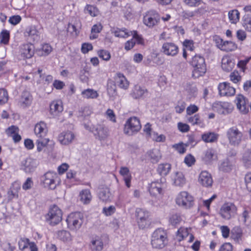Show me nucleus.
<instances>
[{"label":"nucleus","mask_w":251,"mask_h":251,"mask_svg":"<svg viewBox=\"0 0 251 251\" xmlns=\"http://www.w3.org/2000/svg\"><path fill=\"white\" fill-rule=\"evenodd\" d=\"M151 245L153 248L162 249L167 244V233L165 230L158 228L155 230L151 234Z\"/></svg>","instance_id":"obj_1"},{"label":"nucleus","mask_w":251,"mask_h":251,"mask_svg":"<svg viewBox=\"0 0 251 251\" xmlns=\"http://www.w3.org/2000/svg\"><path fill=\"white\" fill-rule=\"evenodd\" d=\"M226 136L228 144L234 147L239 146L244 140V134L236 126L228 128Z\"/></svg>","instance_id":"obj_2"},{"label":"nucleus","mask_w":251,"mask_h":251,"mask_svg":"<svg viewBox=\"0 0 251 251\" xmlns=\"http://www.w3.org/2000/svg\"><path fill=\"white\" fill-rule=\"evenodd\" d=\"M191 64L194 68L193 76L198 78L203 76L206 72V67L204 57L200 55H195L193 57Z\"/></svg>","instance_id":"obj_3"},{"label":"nucleus","mask_w":251,"mask_h":251,"mask_svg":"<svg viewBox=\"0 0 251 251\" xmlns=\"http://www.w3.org/2000/svg\"><path fill=\"white\" fill-rule=\"evenodd\" d=\"M141 128L139 119L136 117L128 118L124 125L123 132L127 136H132L138 133Z\"/></svg>","instance_id":"obj_4"},{"label":"nucleus","mask_w":251,"mask_h":251,"mask_svg":"<svg viewBox=\"0 0 251 251\" xmlns=\"http://www.w3.org/2000/svg\"><path fill=\"white\" fill-rule=\"evenodd\" d=\"M58 179L56 173L48 171L41 176L40 182L44 188L54 190L57 185Z\"/></svg>","instance_id":"obj_5"},{"label":"nucleus","mask_w":251,"mask_h":251,"mask_svg":"<svg viewBox=\"0 0 251 251\" xmlns=\"http://www.w3.org/2000/svg\"><path fill=\"white\" fill-rule=\"evenodd\" d=\"M84 220L83 214L81 212H73L67 217L66 222L72 230H77L81 226Z\"/></svg>","instance_id":"obj_6"},{"label":"nucleus","mask_w":251,"mask_h":251,"mask_svg":"<svg viewBox=\"0 0 251 251\" xmlns=\"http://www.w3.org/2000/svg\"><path fill=\"white\" fill-rule=\"evenodd\" d=\"M176 202L180 207L189 209L193 206L194 198L187 192L181 191L176 196Z\"/></svg>","instance_id":"obj_7"},{"label":"nucleus","mask_w":251,"mask_h":251,"mask_svg":"<svg viewBox=\"0 0 251 251\" xmlns=\"http://www.w3.org/2000/svg\"><path fill=\"white\" fill-rule=\"evenodd\" d=\"M62 211L56 205L51 206L45 216L46 221L52 226L56 225L60 222L62 220Z\"/></svg>","instance_id":"obj_8"},{"label":"nucleus","mask_w":251,"mask_h":251,"mask_svg":"<svg viewBox=\"0 0 251 251\" xmlns=\"http://www.w3.org/2000/svg\"><path fill=\"white\" fill-rule=\"evenodd\" d=\"M135 217L140 228L144 229L149 226L150 213L148 211L142 208H137L135 211Z\"/></svg>","instance_id":"obj_9"},{"label":"nucleus","mask_w":251,"mask_h":251,"mask_svg":"<svg viewBox=\"0 0 251 251\" xmlns=\"http://www.w3.org/2000/svg\"><path fill=\"white\" fill-rule=\"evenodd\" d=\"M160 17L155 10H151L146 13L143 18V23L147 26L152 28L159 24Z\"/></svg>","instance_id":"obj_10"},{"label":"nucleus","mask_w":251,"mask_h":251,"mask_svg":"<svg viewBox=\"0 0 251 251\" xmlns=\"http://www.w3.org/2000/svg\"><path fill=\"white\" fill-rule=\"evenodd\" d=\"M92 132L95 138L100 141H104L109 136V130L103 124H98L92 126Z\"/></svg>","instance_id":"obj_11"},{"label":"nucleus","mask_w":251,"mask_h":251,"mask_svg":"<svg viewBox=\"0 0 251 251\" xmlns=\"http://www.w3.org/2000/svg\"><path fill=\"white\" fill-rule=\"evenodd\" d=\"M166 186L165 180L161 179L160 181L152 182L150 184L149 191L151 196L160 197L163 194Z\"/></svg>","instance_id":"obj_12"},{"label":"nucleus","mask_w":251,"mask_h":251,"mask_svg":"<svg viewBox=\"0 0 251 251\" xmlns=\"http://www.w3.org/2000/svg\"><path fill=\"white\" fill-rule=\"evenodd\" d=\"M237 211V207L232 203H225L221 208L220 214L226 220L230 219Z\"/></svg>","instance_id":"obj_13"},{"label":"nucleus","mask_w":251,"mask_h":251,"mask_svg":"<svg viewBox=\"0 0 251 251\" xmlns=\"http://www.w3.org/2000/svg\"><path fill=\"white\" fill-rule=\"evenodd\" d=\"M178 46L173 42H166L162 46L161 51L167 56H175L178 54Z\"/></svg>","instance_id":"obj_14"},{"label":"nucleus","mask_w":251,"mask_h":251,"mask_svg":"<svg viewBox=\"0 0 251 251\" xmlns=\"http://www.w3.org/2000/svg\"><path fill=\"white\" fill-rule=\"evenodd\" d=\"M219 94L221 96L231 97L235 94V89L227 82L220 83L218 85Z\"/></svg>","instance_id":"obj_15"},{"label":"nucleus","mask_w":251,"mask_h":251,"mask_svg":"<svg viewBox=\"0 0 251 251\" xmlns=\"http://www.w3.org/2000/svg\"><path fill=\"white\" fill-rule=\"evenodd\" d=\"M19 247L22 251H38L36 244L26 238H21L18 242Z\"/></svg>","instance_id":"obj_16"},{"label":"nucleus","mask_w":251,"mask_h":251,"mask_svg":"<svg viewBox=\"0 0 251 251\" xmlns=\"http://www.w3.org/2000/svg\"><path fill=\"white\" fill-rule=\"evenodd\" d=\"M75 139V135L71 131H65L60 133L58 136V140L62 145H69Z\"/></svg>","instance_id":"obj_17"},{"label":"nucleus","mask_w":251,"mask_h":251,"mask_svg":"<svg viewBox=\"0 0 251 251\" xmlns=\"http://www.w3.org/2000/svg\"><path fill=\"white\" fill-rule=\"evenodd\" d=\"M38 165V161L31 158H27L22 162V169L26 173H30L34 171Z\"/></svg>","instance_id":"obj_18"},{"label":"nucleus","mask_w":251,"mask_h":251,"mask_svg":"<svg viewBox=\"0 0 251 251\" xmlns=\"http://www.w3.org/2000/svg\"><path fill=\"white\" fill-rule=\"evenodd\" d=\"M198 182L203 187H209L212 185L213 181L211 175L208 172L202 171L199 176Z\"/></svg>","instance_id":"obj_19"},{"label":"nucleus","mask_w":251,"mask_h":251,"mask_svg":"<svg viewBox=\"0 0 251 251\" xmlns=\"http://www.w3.org/2000/svg\"><path fill=\"white\" fill-rule=\"evenodd\" d=\"M33 101V97L30 93L27 91H23L20 97L18 104L22 108L29 107Z\"/></svg>","instance_id":"obj_20"},{"label":"nucleus","mask_w":251,"mask_h":251,"mask_svg":"<svg viewBox=\"0 0 251 251\" xmlns=\"http://www.w3.org/2000/svg\"><path fill=\"white\" fill-rule=\"evenodd\" d=\"M235 60L231 55H225L222 59L221 67L223 70L226 72H229L234 67Z\"/></svg>","instance_id":"obj_21"},{"label":"nucleus","mask_w":251,"mask_h":251,"mask_svg":"<svg viewBox=\"0 0 251 251\" xmlns=\"http://www.w3.org/2000/svg\"><path fill=\"white\" fill-rule=\"evenodd\" d=\"M235 101L237 107L240 112L243 114H247L249 111V107L246 98L242 95H238Z\"/></svg>","instance_id":"obj_22"},{"label":"nucleus","mask_w":251,"mask_h":251,"mask_svg":"<svg viewBox=\"0 0 251 251\" xmlns=\"http://www.w3.org/2000/svg\"><path fill=\"white\" fill-rule=\"evenodd\" d=\"M215 107L219 113L226 115L231 113L233 109L232 105L228 102H218Z\"/></svg>","instance_id":"obj_23"},{"label":"nucleus","mask_w":251,"mask_h":251,"mask_svg":"<svg viewBox=\"0 0 251 251\" xmlns=\"http://www.w3.org/2000/svg\"><path fill=\"white\" fill-rule=\"evenodd\" d=\"M173 184L176 186L182 187L186 183V178L183 173L176 172L171 175Z\"/></svg>","instance_id":"obj_24"},{"label":"nucleus","mask_w":251,"mask_h":251,"mask_svg":"<svg viewBox=\"0 0 251 251\" xmlns=\"http://www.w3.org/2000/svg\"><path fill=\"white\" fill-rule=\"evenodd\" d=\"M47 132V125L45 122L41 121L35 125L34 133L37 138L45 137Z\"/></svg>","instance_id":"obj_25"},{"label":"nucleus","mask_w":251,"mask_h":251,"mask_svg":"<svg viewBox=\"0 0 251 251\" xmlns=\"http://www.w3.org/2000/svg\"><path fill=\"white\" fill-rule=\"evenodd\" d=\"M21 52L26 58H31L34 54V46L30 43L23 45L21 47Z\"/></svg>","instance_id":"obj_26"},{"label":"nucleus","mask_w":251,"mask_h":251,"mask_svg":"<svg viewBox=\"0 0 251 251\" xmlns=\"http://www.w3.org/2000/svg\"><path fill=\"white\" fill-rule=\"evenodd\" d=\"M50 113L53 116H57L63 110L62 102L60 100H54L50 104Z\"/></svg>","instance_id":"obj_27"},{"label":"nucleus","mask_w":251,"mask_h":251,"mask_svg":"<svg viewBox=\"0 0 251 251\" xmlns=\"http://www.w3.org/2000/svg\"><path fill=\"white\" fill-rule=\"evenodd\" d=\"M107 94L109 97V100L113 101L116 99L118 96L116 84L112 80H109L107 82Z\"/></svg>","instance_id":"obj_28"},{"label":"nucleus","mask_w":251,"mask_h":251,"mask_svg":"<svg viewBox=\"0 0 251 251\" xmlns=\"http://www.w3.org/2000/svg\"><path fill=\"white\" fill-rule=\"evenodd\" d=\"M111 33L115 37L119 38H126L132 34L131 31H128L127 29L123 28H119L113 27L110 30Z\"/></svg>","instance_id":"obj_29"},{"label":"nucleus","mask_w":251,"mask_h":251,"mask_svg":"<svg viewBox=\"0 0 251 251\" xmlns=\"http://www.w3.org/2000/svg\"><path fill=\"white\" fill-rule=\"evenodd\" d=\"M201 140L206 143H213L217 141L219 134L214 132H205L201 134Z\"/></svg>","instance_id":"obj_30"},{"label":"nucleus","mask_w":251,"mask_h":251,"mask_svg":"<svg viewBox=\"0 0 251 251\" xmlns=\"http://www.w3.org/2000/svg\"><path fill=\"white\" fill-rule=\"evenodd\" d=\"M21 189V184L18 181H15L8 191V195L10 199H12L13 198H18L19 197V192Z\"/></svg>","instance_id":"obj_31"},{"label":"nucleus","mask_w":251,"mask_h":251,"mask_svg":"<svg viewBox=\"0 0 251 251\" xmlns=\"http://www.w3.org/2000/svg\"><path fill=\"white\" fill-rule=\"evenodd\" d=\"M119 173L120 175L123 177L126 186L128 188L130 187L131 176L130 173L129 169L126 167H122L120 168Z\"/></svg>","instance_id":"obj_32"},{"label":"nucleus","mask_w":251,"mask_h":251,"mask_svg":"<svg viewBox=\"0 0 251 251\" xmlns=\"http://www.w3.org/2000/svg\"><path fill=\"white\" fill-rule=\"evenodd\" d=\"M115 80L117 85L120 88L125 90L128 88L129 82L126 77L122 74H117Z\"/></svg>","instance_id":"obj_33"},{"label":"nucleus","mask_w":251,"mask_h":251,"mask_svg":"<svg viewBox=\"0 0 251 251\" xmlns=\"http://www.w3.org/2000/svg\"><path fill=\"white\" fill-rule=\"evenodd\" d=\"M91 249L94 251H101L103 248V242L101 238L96 237L91 242Z\"/></svg>","instance_id":"obj_34"},{"label":"nucleus","mask_w":251,"mask_h":251,"mask_svg":"<svg viewBox=\"0 0 251 251\" xmlns=\"http://www.w3.org/2000/svg\"><path fill=\"white\" fill-rule=\"evenodd\" d=\"M25 35L28 36L33 40H38L40 38L39 32L34 26L28 27L25 31Z\"/></svg>","instance_id":"obj_35"},{"label":"nucleus","mask_w":251,"mask_h":251,"mask_svg":"<svg viewBox=\"0 0 251 251\" xmlns=\"http://www.w3.org/2000/svg\"><path fill=\"white\" fill-rule=\"evenodd\" d=\"M183 221L182 215L178 213H173L169 217L170 224L174 226H176Z\"/></svg>","instance_id":"obj_36"},{"label":"nucleus","mask_w":251,"mask_h":251,"mask_svg":"<svg viewBox=\"0 0 251 251\" xmlns=\"http://www.w3.org/2000/svg\"><path fill=\"white\" fill-rule=\"evenodd\" d=\"M91 192L88 189H84L81 191L79 194V198L83 204L89 203L92 200Z\"/></svg>","instance_id":"obj_37"},{"label":"nucleus","mask_w":251,"mask_h":251,"mask_svg":"<svg viewBox=\"0 0 251 251\" xmlns=\"http://www.w3.org/2000/svg\"><path fill=\"white\" fill-rule=\"evenodd\" d=\"M81 95L83 98L86 99H95L99 96L97 91L90 88L83 90L81 93Z\"/></svg>","instance_id":"obj_38"},{"label":"nucleus","mask_w":251,"mask_h":251,"mask_svg":"<svg viewBox=\"0 0 251 251\" xmlns=\"http://www.w3.org/2000/svg\"><path fill=\"white\" fill-rule=\"evenodd\" d=\"M99 198L103 201H108L112 200V196L108 188H102L99 193Z\"/></svg>","instance_id":"obj_39"},{"label":"nucleus","mask_w":251,"mask_h":251,"mask_svg":"<svg viewBox=\"0 0 251 251\" xmlns=\"http://www.w3.org/2000/svg\"><path fill=\"white\" fill-rule=\"evenodd\" d=\"M241 160L246 168H251V149H247L243 152Z\"/></svg>","instance_id":"obj_40"},{"label":"nucleus","mask_w":251,"mask_h":251,"mask_svg":"<svg viewBox=\"0 0 251 251\" xmlns=\"http://www.w3.org/2000/svg\"><path fill=\"white\" fill-rule=\"evenodd\" d=\"M147 93V90L140 86L136 85L134 87L131 93L132 97L134 99L142 98Z\"/></svg>","instance_id":"obj_41"},{"label":"nucleus","mask_w":251,"mask_h":251,"mask_svg":"<svg viewBox=\"0 0 251 251\" xmlns=\"http://www.w3.org/2000/svg\"><path fill=\"white\" fill-rule=\"evenodd\" d=\"M191 229L184 227H180L176 232V239L180 242L184 240L186 237H187L190 234V231Z\"/></svg>","instance_id":"obj_42"},{"label":"nucleus","mask_w":251,"mask_h":251,"mask_svg":"<svg viewBox=\"0 0 251 251\" xmlns=\"http://www.w3.org/2000/svg\"><path fill=\"white\" fill-rule=\"evenodd\" d=\"M50 140L45 137L38 138L36 141V145L38 152L44 151L45 149Z\"/></svg>","instance_id":"obj_43"},{"label":"nucleus","mask_w":251,"mask_h":251,"mask_svg":"<svg viewBox=\"0 0 251 251\" xmlns=\"http://www.w3.org/2000/svg\"><path fill=\"white\" fill-rule=\"evenodd\" d=\"M80 28V24L79 22H76L75 24H69L68 26V32L75 37H76L79 32Z\"/></svg>","instance_id":"obj_44"},{"label":"nucleus","mask_w":251,"mask_h":251,"mask_svg":"<svg viewBox=\"0 0 251 251\" xmlns=\"http://www.w3.org/2000/svg\"><path fill=\"white\" fill-rule=\"evenodd\" d=\"M243 230L239 226L234 227L231 231V237L236 242H239L242 240Z\"/></svg>","instance_id":"obj_45"},{"label":"nucleus","mask_w":251,"mask_h":251,"mask_svg":"<svg viewBox=\"0 0 251 251\" xmlns=\"http://www.w3.org/2000/svg\"><path fill=\"white\" fill-rule=\"evenodd\" d=\"M229 22L233 24L237 23L240 19V12L237 9L230 10L228 13Z\"/></svg>","instance_id":"obj_46"},{"label":"nucleus","mask_w":251,"mask_h":251,"mask_svg":"<svg viewBox=\"0 0 251 251\" xmlns=\"http://www.w3.org/2000/svg\"><path fill=\"white\" fill-rule=\"evenodd\" d=\"M171 169V165L169 163H163L158 165L157 172L162 176H167Z\"/></svg>","instance_id":"obj_47"},{"label":"nucleus","mask_w":251,"mask_h":251,"mask_svg":"<svg viewBox=\"0 0 251 251\" xmlns=\"http://www.w3.org/2000/svg\"><path fill=\"white\" fill-rule=\"evenodd\" d=\"M102 29V26L100 24H97L93 25L91 28L90 39L93 40L97 38L98 34L101 31Z\"/></svg>","instance_id":"obj_48"},{"label":"nucleus","mask_w":251,"mask_h":251,"mask_svg":"<svg viewBox=\"0 0 251 251\" xmlns=\"http://www.w3.org/2000/svg\"><path fill=\"white\" fill-rule=\"evenodd\" d=\"M222 50L226 52L234 51L238 48L236 43L232 41H225L224 46L222 47Z\"/></svg>","instance_id":"obj_49"},{"label":"nucleus","mask_w":251,"mask_h":251,"mask_svg":"<svg viewBox=\"0 0 251 251\" xmlns=\"http://www.w3.org/2000/svg\"><path fill=\"white\" fill-rule=\"evenodd\" d=\"M216 158L215 151L212 149H208L204 151L203 159L206 162H209Z\"/></svg>","instance_id":"obj_50"},{"label":"nucleus","mask_w":251,"mask_h":251,"mask_svg":"<svg viewBox=\"0 0 251 251\" xmlns=\"http://www.w3.org/2000/svg\"><path fill=\"white\" fill-rule=\"evenodd\" d=\"M52 47L48 44L42 45L41 49L38 50V54L40 56H46L49 55L51 51Z\"/></svg>","instance_id":"obj_51"},{"label":"nucleus","mask_w":251,"mask_h":251,"mask_svg":"<svg viewBox=\"0 0 251 251\" xmlns=\"http://www.w3.org/2000/svg\"><path fill=\"white\" fill-rule=\"evenodd\" d=\"M147 155L153 162L158 161L161 157L160 153L157 150L149 151L147 152Z\"/></svg>","instance_id":"obj_52"},{"label":"nucleus","mask_w":251,"mask_h":251,"mask_svg":"<svg viewBox=\"0 0 251 251\" xmlns=\"http://www.w3.org/2000/svg\"><path fill=\"white\" fill-rule=\"evenodd\" d=\"M10 38L9 31L3 30L0 34V43L4 45L8 43Z\"/></svg>","instance_id":"obj_53"},{"label":"nucleus","mask_w":251,"mask_h":251,"mask_svg":"<svg viewBox=\"0 0 251 251\" xmlns=\"http://www.w3.org/2000/svg\"><path fill=\"white\" fill-rule=\"evenodd\" d=\"M187 121L192 125H199L202 124L200 116L199 114H195L194 116H190L187 118Z\"/></svg>","instance_id":"obj_54"},{"label":"nucleus","mask_w":251,"mask_h":251,"mask_svg":"<svg viewBox=\"0 0 251 251\" xmlns=\"http://www.w3.org/2000/svg\"><path fill=\"white\" fill-rule=\"evenodd\" d=\"M8 99L7 91L4 89H0V105L6 103L8 101Z\"/></svg>","instance_id":"obj_55"},{"label":"nucleus","mask_w":251,"mask_h":251,"mask_svg":"<svg viewBox=\"0 0 251 251\" xmlns=\"http://www.w3.org/2000/svg\"><path fill=\"white\" fill-rule=\"evenodd\" d=\"M230 80L234 83L237 84L241 80V76L237 71H233L229 75Z\"/></svg>","instance_id":"obj_56"},{"label":"nucleus","mask_w":251,"mask_h":251,"mask_svg":"<svg viewBox=\"0 0 251 251\" xmlns=\"http://www.w3.org/2000/svg\"><path fill=\"white\" fill-rule=\"evenodd\" d=\"M99 56L105 61H108L111 58L110 52L106 50H101L98 51Z\"/></svg>","instance_id":"obj_57"},{"label":"nucleus","mask_w":251,"mask_h":251,"mask_svg":"<svg viewBox=\"0 0 251 251\" xmlns=\"http://www.w3.org/2000/svg\"><path fill=\"white\" fill-rule=\"evenodd\" d=\"M85 12L92 17L96 16L98 13L97 9L95 6L90 5H87L85 7Z\"/></svg>","instance_id":"obj_58"},{"label":"nucleus","mask_w":251,"mask_h":251,"mask_svg":"<svg viewBox=\"0 0 251 251\" xmlns=\"http://www.w3.org/2000/svg\"><path fill=\"white\" fill-rule=\"evenodd\" d=\"M186 147L187 145L184 144L183 143H179L173 146V148L180 154H183L185 152Z\"/></svg>","instance_id":"obj_59"},{"label":"nucleus","mask_w":251,"mask_h":251,"mask_svg":"<svg viewBox=\"0 0 251 251\" xmlns=\"http://www.w3.org/2000/svg\"><path fill=\"white\" fill-rule=\"evenodd\" d=\"M243 26L247 31L251 32V17L247 16L244 18Z\"/></svg>","instance_id":"obj_60"},{"label":"nucleus","mask_w":251,"mask_h":251,"mask_svg":"<svg viewBox=\"0 0 251 251\" xmlns=\"http://www.w3.org/2000/svg\"><path fill=\"white\" fill-rule=\"evenodd\" d=\"M150 137L151 138L153 141L158 142H164L166 140V137L164 135H158V133L155 132H153Z\"/></svg>","instance_id":"obj_61"},{"label":"nucleus","mask_w":251,"mask_h":251,"mask_svg":"<svg viewBox=\"0 0 251 251\" xmlns=\"http://www.w3.org/2000/svg\"><path fill=\"white\" fill-rule=\"evenodd\" d=\"M219 169L223 172H228L231 169V165L228 160H225L220 165Z\"/></svg>","instance_id":"obj_62"},{"label":"nucleus","mask_w":251,"mask_h":251,"mask_svg":"<svg viewBox=\"0 0 251 251\" xmlns=\"http://www.w3.org/2000/svg\"><path fill=\"white\" fill-rule=\"evenodd\" d=\"M58 236L60 239L64 241H67L71 239L70 233L66 230H61L59 231Z\"/></svg>","instance_id":"obj_63"},{"label":"nucleus","mask_w":251,"mask_h":251,"mask_svg":"<svg viewBox=\"0 0 251 251\" xmlns=\"http://www.w3.org/2000/svg\"><path fill=\"white\" fill-rule=\"evenodd\" d=\"M196 161L194 156L191 154H187L184 158V162L188 166L193 165Z\"/></svg>","instance_id":"obj_64"}]
</instances>
